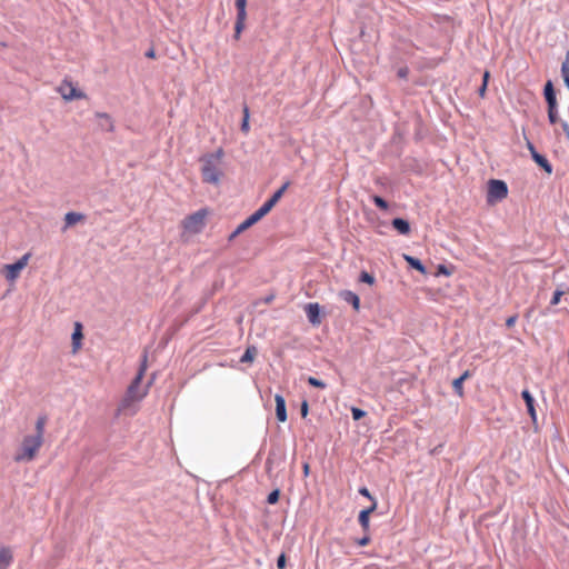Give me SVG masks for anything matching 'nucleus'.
<instances>
[{
	"label": "nucleus",
	"mask_w": 569,
	"mask_h": 569,
	"mask_svg": "<svg viewBox=\"0 0 569 569\" xmlns=\"http://www.w3.org/2000/svg\"><path fill=\"white\" fill-rule=\"evenodd\" d=\"M147 370V356H143L142 363L140 369L127 389L126 396L120 401L118 406L119 413H130L134 415L137 412V408L133 407L136 402L141 401L148 393V387L141 388V381L143 379L144 372Z\"/></svg>",
	"instance_id": "obj_1"
},
{
	"label": "nucleus",
	"mask_w": 569,
	"mask_h": 569,
	"mask_svg": "<svg viewBox=\"0 0 569 569\" xmlns=\"http://www.w3.org/2000/svg\"><path fill=\"white\" fill-rule=\"evenodd\" d=\"M224 151L218 148L214 152L203 154L199 161L201 163L202 181L211 184H219L223 177L222 161Z\"/></svg>",
	"instance_id": "obj_2"
},
{
	"label": "nucleus",
	"mask_w": 569,
	"mask_h": 569,
	"mask_svg": "<svg viewBox=\"0 0 569 569\" xmlns=\"http://www.w3.org/2000/svg\"><path fill=\"white\" fill-rule=\"evenodd\" d=\"M290 182H284L280 189H278L272 197L267 200L256 212H253L251 216H249L244 221H242L237 229L231 234L230 239L234 238L239 233L243 232L254 223H257L259 220H261L266 214H268L272 208L278 203V201L283 196L284 191L288 189Z\"/></svg>",
	"instance_id": "obj_3"
},
{
	"label": "nucleus",
	"mask_w": 569,
	"mask_h": 569,
	"mask_svg": "<svg viewBox=\"0 0 569 569\" xmlns=\"http://www.w3.org/2000/svg\"><path fill=\"white\" fill-rule=\"evenodd\" d=\"M43 443L44 438H41L40 435H26L13 455L14 462L33 461Z\"/></svg>",
	"instance_id": "obj_4"
},
{
	"label": "nucleus",
	"mask_w": 569,
	"mask_h": 569,
	"mask_svg": "<svg viewBox=\"0 0 569 569\" xmlns=\"http://www.w3.org/2000/svg\"><path fill=\"white\" fill-rule=\"evenodd\" d=\"M207 209H200L197 212L186 217L182 221V228L186 232L194 234L199 233L206 226V218L208 216Z\"/></svg>",
	"instance_id": "obj_5"
},
{
	"label": "nucleus",
	"mask_w": 569,
	"mask_h": 569,
	"mask_svg": "<svg viewBox=\"0 0 569 569\" xmlns=\"http://www.w3.org/2000/svg\"><path fill=\"white\" fill-rule=\"evenodd\" d=\"M31 258V253H24L17 262L11 264H4L2 268V273L9 282H14L20 272L27 267L29 260Z\"/></svg>",
	"instance_id": "obj_6"
},
{
	"label": "nucleus",
	"mask_w": 569,
	"mask_h": 569,
	"mask_svg": "<svg viewBox=\"0 0 569 569\" xmlns=\"http://www.w3.org/2000/svg\"><path fill=\"white\" fill-rule=\"evenodd\" d=\"M508 196V187L505 181L491 179L488 183L487 201L495 203L501 201Z\"/></svg>",
	"instance_id": "obj_7"
},
{
	"label": "nucleus",
	"mask_w": 569,
	"mask_h": 569,
	"mask_svg": "<svg viewBox=\"0 0 569 569\" xmlns=\"http://www.w3.org/2000/svg\"><path fill=\"white\" fill-rule=\"evenodd\" d=\"M57 91L61 94V97L66 101H72L76 99H86L87 98L86 93L83 91L79 90L74 86V83L68 78H64L61 81V83L57 88Z\"/></svg>",
	"instance_id": "obj_8"
},
{
	"label": "nucleus",
	"mask_w": 569,
	"mask_h": 569,
	"mask_svg": "<svg viewBox=\"0 0 569 569\" xmlns=\"http://www.w3.org/2000/svg\"><path fill=\"white\" fill-rule=\"evenodd\" d=\"M376 508L377 501H373L369 508L361 510L359 513V523L365 531L369 530L370 515L376 510Z\"/></svg>",
	"instance_id": "obj_9"
},
{
	"label": "nucleus",
	"mask_w": 569,
	"mask_h": 569,
	"mask_svg": "<svg viewBox=\"0 0 569 569\" xmlns=\"http://www.w3.org/2000/svg\"><path fill=\"white\" fill-rule=\"evenodd\" d=\"M276 401V416L280 422H284L287 420V411H286V401L281 395L274 396Z\"/></svg>",
	"instance_id": "obj_10"
},
{
	"label": "nucleus",
	"mask_w": 569,
	"mask_h": 569,
	"mask_svg": "<svg viewBox=\"0 0 569 569\" xmlns=\"http://www.w3.org/2000/svg\"><path fill=\"white\" fill-rule=\"evenodd\" d=\"M13 561V555L9 547L0 548V569H8Z\"/></svg>",
	"instance_id": "obj_11"
},
{
	"label": "nucleus",
	"mask_w": 569,
	"mask_h": 569,
	"mask_svg": "<svg viewBox=\"0 0 569 569\" xmlns=\"http://www.w3.org/2000/svg\"><path fill=\"white\" fill-rule=\"evenodd\" d=\"M305 310H306V313H307L308 320H309L312 325H319V323H320V318H319V305H318V303H308V305L305 307Z\"/></svg>",
	"instance_id": "obj_12"
},
{
	"label": "nucleus",
	"mask_w": 569,
	"mask_h": 569,
	"mask_svg": "<svg viewBox=\"0 0 569 569\" xmlns=\"http://www.w3.org/2000/svg\"><path fill=\"white\" fill-rule=\"evenodd\" d=\"M340 297L348 303H350L356 311L360 309V299L359 297L350 291V290H343L340 293Z\"/></svg>",
	"instance_id": "obj_13"
},
{
	"label": "nucleus",
	"mask_w": 569,
	"mask_h": 569,
	"mask_svg": "<svg viewBox=\"0 0 569 569\" xmlns=\"http://www.w3.org/2000/svg\"><path fill=\"white\" fill-rule=\"evenodd\" d=\"M84 220V214L78 213V212H68L64 216V228L63 230L74 226L78 222H81Z\"/></svg>",
	"instance_id": "obj_14"
},
{
	"label": "nucleus",
	"mask_w": 569,
	"mask_h": 569,
	"mask_svg": "<svg viewBox=\"0 0 569 569\" xmlns=\"http://www.w3.org/2000/svg\"><path fill=\"white\" fill-rule=\"evenodd\" d=\"M391 224L400 234L407 236L410 233V224L402 218H395Z\"/></svg>",
	"instance_id": "obj_15"
},
{
	"label": "nucleus",
	"mask_w": 569,
	"mask_h": 569,
	"mask_svg": "<svg viewBox=\"0 0 569 569\" xmlns=\"http://www.w3.org/2000/svg\"><path fill=\"white\" fill-rule=\"evenodd\" d=\"M545 98L548 103V107L552 108L553 104H557L556 92L553 89V84L550 80L547 81V83L545 84Z\"/></svg>",
	"instance_id": "obj_16"
},
{
	"label": "nucleus",
	"mask_w": 569,
	"mask_h": 569,
	"mask_svg": "<svg viewBox=\"0 0 569 569\" xmlns=\"http://www.w3.org/2000/svg\"><path fill=\"white\" fill-rule=\"evenodd\" d=\"M96 116L101 119L100 127L109 132H112L114 130V124L111 119V117L108 113L104 112H97Z\"/></svg>",
	"instance_id": "obj_17"
},
{
	"label": "nucleus",
	"mask_w": 569,
	"mask_h": 569,
	"mask_svg": "<svg viewBox=\"0 0 569 569\" xmlns=\"http://www.w3.org/2000/svg\"><path fill=\"white\" fill-rule=\"evenodd\" d=\"M82 337V326L80 322H76L74 331L72 333V347L74 352L80 348Z\"/></svg>",
	"instance_id": "obj_18"
},
{
	"label": "nucleus",
	"mask_w": 569,
	"mask_h": 569,
	"mask_svg": "<svg viewBox=\"0 0 569 569\" xmlns=\"http://www.w3.org/2000/svg\"><path fill=\"white\" fill-rule=\"evenodd\" d=\"M521 396L526 402L527 410H528L530 417L535 420L536 419V410H535V406H533V402H535L533 397L531 396L529 390H523L521 392Z\"/></svg>",
	"instance_id": "obj_19"
},
{
	"label": "nucleus",
	"mask_w": 569,
	"mask_h": 569,
	"mask_svg": "<svg viewBox=\"0 0 569 569\" xmlns=\"http://www.w3.org/2000/svg\"><path fill=\"white\" fill-rule=\"evenodd\" d=\"M532 159L533 161L540 166L548 174H550L552 172V167L550 164V162L547 160L546 157H543L542 154L538 153V152H533V156H532Z\"/></svg>",
	"instance_id": "obj_20"
},
{
	"label": "nucleus",
	"mask_w": 569,
	"mask_h": 569,
	"mask_svg": "<svg viewBox=\"0 0 569 569\" xmlns=\"http://www.w3.org/2000/svg\"><path fill=\"white\" fill-rule=\"evenodd\" d=\"M470 376L469 371H465L459 378L452 381V388L459 397L463 396V381Z\"/></svg>",
	"instance_id": "obj_21"
},
{
	"label": "nucleus",
	"mask_w": 569,
	"mask_h": 569,
	"mask_svg": "<svg viewBox=\"0 0 569 569\" xmlns=\"http://www.w3.org/2000/svg\"><path fill=\"white\" fill-rule=\"evenodd\" d=\"M403 258L409 263V266L416 269L417 271L421 272L422 274L427 272L425 266L421 263L419 259L408 254H405Z\"/></svg>",
	"instance_id": "obj_22"
},
{
	"label": "nucleus",
	"mask_w": 569,
	"mask_h": 569,
	"mask_svg": "<svg viewBox=\"0 0 569 569\" xmlns=\"http://www.w3.org/2000/svg\"><path fill=\"white\" fill-rule=\"evenodd\" d=\"M47 420V416L38 417L36 421V432L33 435H40L41 438H44Z\"/></svg>",
	"instance_id": "obj_23"
},
{
	"label": "nucleus",
	"mask_w": 569,
	"mask_h": 569,
	"mask_svg": "<svg viewBox=\"0 0 569 569\" xmlns=\"http://www.w3.org/2000/svg\"><path fill=\"white\" fill-rule=\"evenodd\" d=\"M561 74H562L565 84L569 89V51L566 53L565 61L562 62Z\"/></svg>",
	"instance_id": "obj_24"
},
{
	"label": "nucleus",
	"mask_w": 569,
	"mask_h": 569,
	"mask_svg": "<svg viewBox=\"0 0 569 569\" xmlns=\"http://www.w3.org/2000/svg\"><path fill=\"white\" fill-rule=\"evenodd\" d=\"M257 356V349L256 347L251 346L248 347L244 351L243 356L241 357V362H252Z\"/></svg>",
	"instance_id": "obj_25"
},
{
	"label": "nucleus",
	"mask_w": 569,
	"mask_h": 569,
	"mask_svg": "<svg viewBox=\"0 0 569 569\" xmlns=\"http://www.w3.org/2000/svg\"><path fill=\"white\" fill-rule=\"evenodd\" d=\"M247 9L237 10L236 24L246 26Z\"/></svg>",
	"instance_id": "obj_26"
},
{
	"label": "nucleus",
	"mask_w": 569,
	"mask_h": 569,
	"mask_svg": "<svg viewBox=\"0 0 569 569\" xmlns=\"http://www.w3.org/2000/svg\"><path fill=\"white\" fill-rule=\"evenodd\" d=\"M548 118L552 124L558 121L557 104H553L552 108L548 107Z\"/></svg>",
	"instance_id": "obj_27"
},
{
	"label": "nucleus",
	"mask_w": 569,
	"mask_h": 569,
	"mask_svg": "<svg viewBox=\"0 0 569 569\" xmlns=\"http://www.w3.org/2000/svg\"><path fill=\"white\" fill-rule=\"evenodd\" d=\"M372 201H373V203H375L378 208H380V209H382V210H387V209H388V202H387L385 199H382L381 197H379V196H373V197H372Z\"/></svg>",
	"instance_id": "obj_28"
},
{
	"label": "nucleus",
	"mask_w": 569,
	"mask_h": 569,
	"mask_svg": "<svg viewBox=\"0 0 569 569\" xmlns=\"http://www.w3.org/2000/svg\"><path fill=\"white\" fill-rule=\"evenodd\" d=\"M279 497H280V490L279 489H274L273 491H271L268 495L267 502L270 503V505H274V503L278 502Z\"/></svg>",
	"instance_id": "obj_29"
},
{
	"label": "nucleus",
	"mask_w": 569,
	"mask_h": 569,
	"mask_svg": "<svg viewBox=\"0 0 569 569\" xmlns=\"http://www.w3.org/2000/svg\"><path fill=\"white\" fill-rule=\"evenodd\" d=\"M243 121L241 123V130L247 133L249 131V110L246 107L243 110Z\"/></svg>",
	"instance_id": "obj_30"
},
{
	"label": "nucleus",
	"mask_w": 569,
	"mask_h": 569,
	"mask_svg": "<svg viewBox=\"0 0 569 569\" xmlns=\"http://www.w3.org/2000/svg\"><path fill=\"white\" fill-rule=\"evenodd\" d=\"M308 383L312 387L320 388V389H325L327 387V385L323 381H321L315 377H309Z\"/></svg>",
	"instance_id": "obj_31"
},
{
	"label": "nucleus",
	"mask_w": 569,
	"mask_h": 569,
	"mask_svg": "<svg viewBox=\"0 0 569 569\" xmlns=\"http://www.w3.org/2000/svg\"><path fill=\"white\" fill-rule=\"evenodd\" d=\"M360 281L361 282H366L368 284H373L375 283V278L370 273H368L366 271H362L361 274H360Z\"/></svg>",
	"instance_id": "obj_32"
},
{
	"label": "nucleus",
	"mask_w": 569,
	"mask_h": 569,
	"mask_svg": "<svg viewBox=\"0 0 569 569\" xmlns=\"http://www.w3.org/2000/svg\"><path fill=\"white\" fill-rule=\"evenodd\" d=\"M351 413H352V418L355 420H360L361 418H363L366 416V412L362 409H359V408H356V407H353L351 409Z\"/></svg>",
	"instance_id": "obj_33"
},
{
	"label": "nucleus",
	"mask_w": 569,
	"mask_h": 569,
	"mask_svg": "<svg viewBox=\"0 0 569 569\" xmlns=\"http://www.w3.org/2000/svg\"><path fill=\"white\" fill-rule=\"evenodd\" d=\"M562 296H563V291H561V290H556V291L553 292V296H552V298H551L550 303H551L552 306L558 305V303L560 302V299H561V297H562Z\"/></svg>",
	"instance_id": "obj_34"
},
{
	"label": "nucleus",
	"mask_w": 569,
	"mask_h": 569,
	"mask_svg": "<svg viewBox=\"0 0 569 569\" xmlns=\"http://www.w3.org/2000/svg\"><path fill=\"white\" fill-rule=\"evenodd\" d=\"M451 270H449L445 264H438L437 267V276L443 274V276H451Z\"/></svg>",
	"instance_id": "obj_35"
},
{
	"label": "nucleus",
	"mask_w": 569,
	"mask_h": 569,
	"mask_svg": "<svg viewBox=\"0 0 569 569\" xmlns=\"http://www.w3.org/2000/svg\"><path fill=\"white\" fill-rule=\"evenodd\" d=\"M246 26H240V24H236L234 23V34H233V38L236 40H239L240 39V36L242 33V31L244 30Z\"/></svg>",
	"instance_id": "obj_36"
},
{
	"label": "nucleus",
	"mask_w": 569,
	"mask_h": 569,
	"mask_svg": "<svg viewBox=\"0 0 569 569\" xmlns=\"http://www.w3.org/2000/svg\"><path fill=\"white\" fill-rule=\"evenodd\" d=\"M286 555L284 553H281L279 557H278V560H277V567L278 569H284L286 567Z\"/></svg>",
	"instance_id": "obj_37"
},
{
	"label": "nucleus",
	"mask_w": 569,
	"mask_h": 569,
	"mask_svg": "<svg viewBox=\"0 0 569 569\" xmlns=\"http://www.w3.org/2000/svg\"><path fill=\"white\" fill-rule=\"evenodd\" d=\"M359 493L368 499H370L372 502L376 501L375 498L371 496L370 491L366 488V487H362L359 489Z\"/></svg>",
	"instance_id": "obj_38"
},
{
	"label": "nucleus",
	"mask_w": 569,
	"mask_h": 569,
	"mask_svg": "<svg viewBox=\"0 0 569 569\" xmlns=\"http://www.w3.org/2000/svg\"><path fill=\"white\" fill-rule=\"evenodd\" d=\"M517 319H518L517 315L510 316V317H509V318H507V320H506V326H507L508 328L513 327V326H515V323L517 322Z\"/></svg>",
	"instance_id": "obj_39"
},
{
	"label": "nucleus",
	"mask_w": 569,
	"mask_h": 569,
	"mask_svg": "<svg viewBox=\"0 0 569 569\" xmlns=\"http://www.w3.org/2000/svg\"><path fill=\"white\" fill-rule=\"evenodd\" d=\"M237 10L247 9V0H234Z\"/></svg>",
	"instance_id": "obj_40"
},
{
	"label": "nucleus",
	"mask_w": 569,
	"mask_h": 569,
	"mask_svg": "<svg viewBox=\"0 0 569 569\" xmlns=\"http://www.w3.org/2000/svg\"><path fill=\"white\" fill-rule=\"evenodd\" d=\"M561 128L566 134V138L569 140V123L566 121L561 122Z\"/></svg>",
	"instance_id": "obj_41"
},
{
	"label": "nucleus",
	"mask_w": 569,
	"mask_h": 569,
	"mask_svg": "<svg viewBox=\"0 0 569 569\" xmlns=\"http://www.w3.org/2000/svg\"><path fill=\"white\" fill-rule=\"evenodd\" d=\"M370 542L369 536H365L363 538L358 540L359 546H367Z\"/></svg>",
	"instance_id": "obj_42"
},
{
	"label": "nucleus",
	"mask_w": 569,
	"mask_h": 569,
	"mask_svg": "<svg viewBox=\"0 0 569 569\" xmlns=\"http://www.w3.org/2000/svg\"><path fill=\"white\" fill-rule=\"evenodd\" d=\"M527 148H528V150L530 151L531 157L533 156V152H537V150H536L535 146H533V144H532V142H531V141H529V140H527Z\"/></svg>",
	"instance_id": "obj_43"
},
{
	"label": "nucleus",
	"mask_w": 569,
	"mask_h": 569,
	"mask_svg": "<svg viewBox=\"0 0 569 569\" xmlns=\"http://www.w3.org/2000/svg\"><path fill=\"white\" fill-rule=\"evenodd\" d=\"M307 413H308V403L305 401L301 405V415H302V417H306Z\"/></svg>",
	"instance_id": "obj_44"
},
{
	"label": "nucleus",
	"mask_w": 569,
	"mask_h": 569,
	"mask_svg": "<svg viewBox=\"0 0 569 569\" xmlns=\"http://www.w3.org/2000/svg\"><path fill=\"white\" fill-rule=\"evenodd\" d=\"M486 89H487V84H486V83H482V86H481V87H480V89H479V96H480L481 98H483V97H485Z\"/></svg>",
	"instance_id": "obj_45"
},
{
	"label": "nucleus",
	"mask_w": 569,
	"mask_h": 569,
	"mask_svg": "<svg viewBox=\"0 0 569 569\" xmlns=\"http://www.w3.org/2000/svg\"><path fill=\"white\" fill-rule=\"evenodd\" d=\"M271 465H272V459H271V457L269 456V457L267 458V461H266V467H267V469H268V470H270V469H271Z\"/></svg>",
	"instance_id": "obj_46"
},
{
	"label": "nucleus",
	"mask_w": 569,
	"mask_h": 569,
	"mask_svg": "<svg viewBox=\"0 0 569 569\" xmlns=\"http://www.w3.org/2000/svg\"><path fill=\"white\" fill-rule=\"evenodd\" d=\"M489 77H490L489 71H486V72L483 73V81H482V83L488 84V79H489Z\"/></svg>",
	"instance_id": "obj_47"
},
{
	"label": "nucleus",
	"mask_w": 569,
	"mask_h": 569,
	"mask_svg": "<svg viewBox=\"0 0 569 569\" xmlns=\"http://www.w3.org/2000/svg\"><path fill=\"white\" fill-rule=\"evenodd\" d=\"M146 57L148 58H154V50L153 49H150L149 51L146 52Z\"/></svg>",
	"instance_id": "obj_48"
},
{
	"label": "nucleus",
	"mask_w": 569,
	"mask_h": 569,
	"mask_svg": "<svg viewBox=\"0 0 569 569\" xmlns=\"http://www.w3.org/2000/svg\"><path fill=\"white\" fill-rule=\"evenodd\" d=\"M303 471H305L306 475H308V472H309V465L306 463L303 466Z\"/></svg>",
	"instance_id": "obj_49"
},
{
	"label": "nucleus",
	"mask_w": 569,
	"mask_h": 569,
	"mask_svg": "<svg viewBox=\"0 0 569 569\" xmlns=\"http://www.w3.org/2000/svg\"><path fill=\"white\" fill-rule=\"evenodd\" d=\"M273 299V296H270L266 299V302H270Z\"/></svg>",
	"instance_id": "obj_50"
}]
</instances>
